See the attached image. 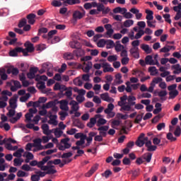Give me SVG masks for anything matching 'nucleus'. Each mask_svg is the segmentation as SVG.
I'll use <instances>...</instances> for the list:
<instances>
[{
    "label": "nucleus",
    "instance_id": "1",
    "mask_svg": "<svg viewBox=\"0 0 181 181\" xmlns=\"http://www.w3.org/2000/svg\"><path fill=\"white\" fill-rule=\"evenodd\" d=\"M50 159H52V156H45L44 158H42L41 161L37 162V168L41 169V170L46 172V169H47V167H46V165H44L47 163V162H49Z\"/></svg>",
    "mask_w": 181,
    "mask_h": 181
},
{
    "label": "nucleus",
    "instance_id": "2",
    "mask_svg": "<svg viewBox=\"0 0 181 181\" xmlns=\"http://www.w3.org/2000/svg\"><path fill=\"white\" fill-rule=\"evenodd\" d=\"M48 117L49 118V120L48 121V124H49V125H57V115H52V111H49L48 112Z\"/></svg>",
    "mask_w": 181,
    "mask_h": 181
},
{
    "label": "nucleus",
    "instance_id": "3",
    "mask_svg": "<svg viewBox=\"0 0 181 181\" xmlns=\"http://www.w3.org/2000/svg\"><path fill=\"white\" fill-rule=\"evenodd\" d=\"M34 144H33L34 148H36L37 151H43L45 146L42 145V139H35L33 140Z\"/></svg>",
    "mask_w": 181,
    "mask_h": 181
},
{
    "label": "nucleus",
    "instance_id": "4",
    "mask_svg": "<svg viewBox=\"0 0 181 181\" xmlns=\"http://www.w3.org/2000/svg\"><path fill=\"white\" fill-rule=\"evenodd\" d=\"M101 115L98 114L95 115L94 117H92L90 119V122L87 123V127H88V128H93V127H94L95 125V124H97V119H98V118H100Z\"/></svg>",
    "mask_w": 181,
    "mask_h": 181
},
{
    "label": "nucleus",
    "instance_id": "5",
    "mask_svg": "<svg viewBox=\"0 0 181 181\" xmlns=\"http://www.w3.org/2000/svg\"><path fill=\"white\" fill-rule=\"evenodd\" d=\"M58 103L59 104H60V110H62V111H69V101L66 100H62Z\"/></svg>",
    "mask_w": 181,
    "mask_h": 181
},
{
    "label": "nucleus",
    "instance_id": "6",
    "mask_svg": "<svg viewBox=\"0 0 181 181\" xmlns=\"http://www.w3.org/2000/svg\"><path fill=\"white\" fill-rule=\"evenodd\" d=\"M149 139L148 137H145L144 139H138L136 141V146L139 148H142L144 145L146 146V142H148Z\"/></svg>",
    "mask_w": 181,
    "mask_h": 181
},
{
    "label": "nucleus",
    "instance_id": "7",
    "mask_svg": "<svg viewBox=\"0 0 181 181\" xmlns=\"http://www.w3.org/2000/svg\"><path fill=\"white\" fill-rule=\"evenodd\" d=\"M111 65L107 62H103L102 64V67L103 69L104 73L112 72L114 71V68L110 66Z\"/></svg>",
    "mask_w": 181,
    "mask_h": 181
},
{
    "label": "nucleus",
    "instance_id": "8",
    "mask_svg": "<svg viewBox=\"0 0 181 181\" xmlns=\"http://www.w3.org/2000/svg\"><path fill=\"white\" fill-rule=\"evenodd\" d=\"M130 54H132L134 59H139V48L133 47L129 50Z\"/></svg>",
    "mask_w": 181,
    "mask_h": 181
},
{
    "label": "nucleus",
    "instance_id": "9",
    "mask_svg": "<svg viewBox=\"0 0 181 181\" xmlns=\"http://www.w3.org/2000/svg\"><path fill=\"white\" fill-rule=\"evenodd\" d=\"M146 148H147L148 152H155L158 147L156 146H153L152 141H151V140H148L146 143Z\"/></svg>",
    "mask_w": 181,
    "mask_h": 181
},
{
    "label": "nucleus",
    "instance_id": "10",
    "mask_svg": "<svg viewBox=\"0 0 181 181\" xmlns=\"http://www.w3.org/2000/svg\"><path fill=\"white\" fill-rule=\"evenodd\" d=\"M85 15V13H81L80 11H76L73 13V18L75 21H77V19H83Z\"/></svg>",
    "mask_w": 181,
    "mask_h": 181
},
{
    "label": "nucleus",
    "instance_id": "11",
    "mask_svg": "<svg viewBox=\"0 0 181 181\" xmlns=\"http://www.w3.org/2000/svg\"><path fill=\"white\" fill-rule=\"evenodd\" d=\"M100 98L103 100V101H106L107 103H111V101H114V99L110 97L108 93H102L100 95Z\"/></svg>",
    "mask_w": 181,
    "mask_h": 181
},
{
    "label": "nucleus",
    "instance_id": "12",
    "mask_svg": "<svg viewBox=\"0 0 181 181\" xmlns=\"http://www.w3.org/2000/svg\"><path fill=\"white\" fill-rule=\"evenodd\" d=\"M28 23L30 25H34L35 22H36V14L35 13H30L27 16Z\"/></svg>",
    "mask_w": 181,
    "mask_h": 181
},
{
    "label": "nucleus",
    "instance_id": "13",
    "mask_svg": "<svg viewBox=\"0 0 181 181\" xmlns=\"http://www.w3.org/2000/svg\"><path fill=\"white\" fill-rule=\"evenodd\" d=\"M69 46L71 47V49H81V43L77 40H73L69 42Z\"/></svg>",
    "mask_w": 181,
    "mask_h": 181
},
{
    "label": "nucleus",
    "instance_id": "14",
    "mask_svg": "<svg viewBox=\"0 0 181 181\" xmlns=\"http://www.w3.org/2000/svg\"><path fill=\"white\" fill-rule=\"evenodd\" d=\"M25 47H26V50L29 52V53H32L35 52V47L33 46V44H32L30 42L27 41L24 44Z\"/></svg>",
    "mask_w": 181,
    "mask_h": 181
},
{
    "label": "nucleus",
    "instance_id": "15",
    "mask_svg": "<svg viewBox=\"0 0 181 181\" xmlns=\"http://www.w3.org/2000/svg\"><path fill=\"white\" fill-rule=\"evenodd\" d=\"M69 105H71V110L74 112H77L78 110L80 109V107L78 106V103H77L76 100H71L69 103Z\"/></svg>",
    "mask_w": 181,
    "mask_h": 181
},
{
    "label": "nucleus",
    "instance_id": "16",
    "mask_svg": "<svg viewBox=\"0 0 181 181\" xmlns=\"http://www.w3.org/2000/svg\"><path fill=\"white\" fill-rule=\"evenodd\" d=\"M141 49L146 53V54H149L152 53V48L149 47V46L146 44H143L141 45Z\"/></svg>",
    "mask_w": 181,
    "mask_h": 181
},
{
    "label": "nucleus",
    "instance_id": "17",
    "mask_svg": "<svg viewBox=\"0 0 181 181\" xmlns=\"http://www.w3.org/2000/svg\"><path fill=\"white\" fill-rule=\"evenodd\" d=\"M142 158L147 163H150L151 160H152V153H146L142 156Z\"/></svg>",
    "mask_w": 181,
    "mask_h": 181
},
{
    "label": "nucleus",
    "instance_id": "18",
    "mask_svg": "<svg viewBox=\"0 0 181 181\" xmlns=\"http://www.w3.org/2000/svg\"><path fill=\"white\" fill-rule=\"evenodd\" d=\"M127 11V10L125 8L116 7L115 8L113 9V13H122V15H124V14H125Z\"/></svg>",
    "mask_w": 181,
    "mask_h": 181
},
{
    "label": "nucleus",
    "instance_id": "19",
    "mask_svg": "<svg viewBox=\"0 0 181 181\" xmlns=\"http://www.w3.org/2000/svg\"><path fill=\"white\" fill-rule=\"evenodd\" d=\"M74 56H76V57H80L81 56L84 54V51L81 48H77L73 52Z\"/></svg>",
    "mask_w": 181,
    "mask_h": 181
},
{
    "label": "nucleus",
    "instance_id": "20",
    "mask_svg": "<svg viewBox=\"0 0 181 181\" xmlns=\"http://www.w3.org/2000/svg\"><path fill=\"white\" fill-rule=\"evenodd\" d=\"M41 128H42V129L43 131V134L45 135H50L51 132L49 131V124H42Z\"/></svg>",
    "mask_w": 181,
    "mask_h": 181
},
{
    "label": "nucleus",
    "instance_id": "21",
    "mask_svg": "<svg viewBox=\"0 0 181 181\" xmlns=\"http://www.w3.org/2000/svg\"><path fill=\"white\" fill-rule=\"evenodd\" d=\"M146 64H148L149 66H153V58L152 55H147L145 58Z\"/></svg>",
    "mask_w": 181,
    "mask_h": 181
},
{
    "label": "nucleus",
    "instance_id": "22",
    "mask_svg": "<svg viewBox=\"0 0 181 181\" xmlns=\"http://www.w3.org/2000/svg\"><path fill=\"white\" fill-rule=\"evenodd\" d=\"M98 169V165L93 166L90 170L86 174V177H90Z\"/></svg>",
    "mask_w": 181,
    "mask_h": 181
},
{
    "label": "nucleus",
    "instance_id": "23",
    "mask_svg": "<svg viewBox=\"0 0 181 181\" xmlns=\"http://www.w3.org/2000/svg\"><path fill=\"white\" fill-rule=\"evenodd\" d=\"M97 135V133L96 132H90L89 134H88V136L86 138L88 144H91V142H93V136H95Z\"/></svg>",
    "mask_w": 181,
    "mask_h": 181
},
{
    "label": "nucleus",
    "instance_id": "24",
    "mask_svg": "<svg viewBox=\"0 0 181 181\" xmlns=\"http://www.w3.org/2000/svg\"><path fill=\"white\" fill-rule=\"evenodd\" d=\"M136 100V98H135V96L133 95H129L127 98V101H128V105L130 106H133L135 105L136 103L134 102Z\"/></svg>",
    "mask_w": 181,
    "mask_h": 181
},
{
    "label": "nucleus",
    "instance_id": "25",
    "mask_svg": "<svg viewBox=\"0 0 181 181\" xmlns=\"http://www.w3.org/2000/svg\"><path fill=\"white\" fill-rule=\"evenodd\" d=\"M169 100H173V98H176L177 95H179V91L177 90H174L173 91L169 92Z\"/></svg>",
    "mask_w": 181,
    "mask_h": 181
},
{
    "label": "nucleus",
    "instance_id": "26",
    "mask_svg": "<svg viewBox=\"0 0 181 181\" xmlns=\"http://www.w3.org/2000/svg\"><path fill=\"white\" fill-rule=\"evenodd\" d=\"M106 49H112L115 47V43L112 40H106Z\"/></svg>",
    "mask_w": 181,
    "mask_h": 181
},
{
    "label": "nucleus",
    "instance_id": "27",
    "mask_svg": "<svg viewBox=\"0 0 181 181\" xmlns=\"http://www.w3.org/2000/svg\"><path fill=\"white\" fill-rule=\"evenodd\" d=\"M25 152V150L23 148H18L16 152L13 153V156H15L16 158H22V153Z\"/></svg>",
    "mask_w": 181,
    "mask_h": 181
},
{
    "label": "nucleus",
    "instance_id": "28",
    "mask_svg": "<svg viewBox=\"0 0 181 181\" xmlns=\"http://www.w3.org/2000/svg\"><path fill=\"white\" fill-rule=\"evenodd\" d=\"M21 117H22V112H18L16 114V117L10 119V122H11V124H15V122H18V119H21Z\"/></svg>",
    "mask_w": 181,
    "mask_h": 181
},
{
    "label": "nucleus",
    "instance_id": "29",
    "mask_svg": "<svg viewBox=\"0 0 181 181\" xmlns=\"http://www.w3.org/2000/svg\"><path fill=\"white\" fill-rule=\"evenodd\" d=\"M158 97H160V100L162 101H166V98H163V97H166L168 95V92L166 90H160L158 92Z\"/></svg>",
    "mask_w": 181,
    "mask_h": 181
},
{
    "label": "nucleus",
    "instance_id": "30",
    "mask_svg": "<svg viewBox=\"0 0 181 181\" xmlns=\"http://www.w3.org/2000/svg\"><path fill=\"white\" fill-rule=\"evenodd\" d=\"M56 105V100L54 101H49L45 105H42V108H52Z\"/></svg>",
    "mask_w": 181,
    "mask_h": 181
},
{
    "label": "nucleus",
    "instance_id": "31",
    "mask_svg": "<svg viewBox=\"0 0 181 181\" xmlns=\"http://www.w3.org/2000/svg\"><path fill=\"white\" fill-rule=\"evenodd\" d=\"M146 13H147L146 19L147 21H153V11L151 10H146Z\"/></svg>",
    "mask_w": 181,
    "mask_h": 181
},
{
    "label": "nucleus",
    "instance_id": "32",
    "mask_svg": "<svg viewBox=\"0 0 181 181\" xmlns=\"http://www.w3.org/2000/svg\"><path fill=\"white\" fill-rule=\"evenodd\" d=\"M9 105H10V108H12L13 110H15L16 108V107H18L16 105V99L11 98L9 100Z\"/></svg>",
    "mask_w": 181,
    "mask_h": 181
},
{
    "label": "nucleus",
    "instance_id": "33",
    "mask_svg": "<svg viewBox=\"0 0 181 181\" xmlns=\"http://www.w3.org/2000/svg\"><path fill=\"white\" fill-rule=\"evenodd\" d=\"M0 76L1 80L5 81L8 79V75L6 74V71L5 70V69L0 70Z\"/></svg>",
    "mask_w": 181,
    "mask_h": 181
},
{
    "label": "nucleus",
    "instance_id": "34",
    "mask_svg": "<svg viewBox=\"0 0 181 181\" xmlns=\"http://www.w3.org/2000/svg\"><path fill=\"white\" fill-rule=\"evenodd\" d=\"M148 71L151 73V76H155L158 74V69H156V66H150L148 68Z\"/></svg>",
    "mask_w": 181,
    "mask_h": 181
},
{
    "label": "nucleus",
    "instance_id": "35",
    "mask_svg": "<svg viewBox=\"0 0 181 181\" xmlns=\"http://www.w3.org/2000/svg\"><path fill=\"white\" fill-rule=\"evenodd\" d=\"M173 69H174V70H176L173 71L174 74H179V73H181L180 64H177L175 65H173Z\"/></svg>",
    "mask_w": 181,
    "mask_h": 181
},
{
    "label": "nucleus",
    "instance_id": "36",
    "mask_svg": "<svg viewBox=\"0 0 181 181\" xmlns=\"http://www.w3.org/2000/svg\"><path fill=\"white\" fill-rule=\"evenodd\" d=\"M37 88L38 90H45L46 88V83L44 81H38L37 83Z\"/></svg>",
    "mask_w": 181,
    "mask_h": 181
},
{
    "label": "nucleus",
    "instance_id": "37",
    "mask_svg": "<svg viewBox=\"0 0 181 181\" xmlns=\"http://www.w3.org/2000/svg\"><path fill=\"white\" fill-rule=\"evenodd\" d=\"M71 90V87H69L66 90H65L66 92L64 93V95H65L66 97H67L69 99H71V95H73V92Z\"/></svg>",
    "mask_w": 181,
    "mask_h": 181
},
{
    "label": "nucleus",
    "instance_id": "38",
    "mask_svg": "<svg viewBox=\"0 0 181 181\" xmlns=\"http://www.w3.org/2000/svg\"><path fill=\"white\" fill-rule=\"evenodd\" d=\"M74 58V54H71L70 52H66L64 54V59H65V60H73Z\"/></svg>",
    "mask_w": 181,
    "mask_h": 181
},
{
    "label": "nucleus",
    "instance_id": "39",
    "mask_svg": "<svg viewBox=\"0 0 181 181\" xmlns=\"http://www.w3.org/2000/svg\"><path fill=\"white\" fill-rule=\"evenodd\" d=\"M40 80H42V81H47V76L46 75H37L35 77V81H40Z\"/></svg>",
    "mask_w": 181,
    "mask_h": 181
},
{
    "label": "nucleus",
    "instance_id": "40",
    "mask_svg": "<svg viewBox=\"0 0 181 181\" xmlns=\"http://www.w3.org/2000/svg\"><path fill=\"white\" fill-rule=\"evenodd\" d=\"M87 136L81 137V139L79 141H77L76 142V146H81L82 145H84L86 144V139Z\"/></svg>",
    "mask_w": 181,
    "mask_h": 181
},
{
    "label": "nucleus",
    "instance_id": "41",
    "mask_svg": "<svg viewBox=\"0 0 181 181\" xmlns=\"http://www.w3.org/2000/svg\"><path fill=\"white\" fill-rule=\"evenodd\" d=\"M54 134L56 138H60V136H62V135H63V131L60 130V129H59V128H57L54 129Z\"/></svg>",
    "mask_w": 181,
    "mask_h": 181
},
{
    "label": "nucleus",
    "instance_id": "42",
    "mask_svg": "<svg viewBox=\"0 0 181 181\" xmlns=\"http://www.w3.org/2000/svg\"><path fill=\"white\" fill-rule=\"evenodd\" d=\"M166 138L168 141H170V142H175V141L177 139L176 137L173 136V134L170 132L167 134Z\"/></svg>",
    "mask_w": 181,
    "mask_h": 181
},
{
    "label": "nucleus",
    "instance_id": "43",
    "mask_svg": "<svg viewBox=\"0 0 181 181\" xmlns=\"http://www.w3.org/2000/svg\"><path fill=\"white\" fill-rule=\"evenodd\" d=\"M134 25V21L133 20H126L124 22V28H131Z\"/></svg>",
    "mask_w": 181,
    "mask_h": 181
},
{
    "label": "nucleus",
    "instance_id": "44",
    "mask_svg": "<svg viewBox=\"0 0 181 181\" xmlns=\"http://www.w3.org/2000/svg\"><path fill=\"white\" fill-rule=\"evenodd\" d=\"M17 176L18 177H28V175L25 171L19 170L17 172Z\"/></svg>",
    "mask_w": 181,
    "mask_h": 181
},
{
    "label": "nucleus",
    "instance_id": "45",
    "mask_svg": "<svg viewBox=\"0 0 181 181\" xmlns=\"http://www.w3.org/2000/svg\"><path fill=\"white\" fill-rule=\"evenodd\" d=\"M142 118H144V113L137 115L136 119H134V124H139L141 121H142Z\"/></svg>",
    "mask_w": 181,
    "mask_h": 181
},
{
    "label": "nucleus",
    "instance_id": "46",
    "mask_svg": "<svg viewBox=\"0 0 181 181\" xmlns=\"http://www.w3.org/2000/svg\"><path fill=\"white\" fill-rule=\"evenodd\" d=\"M7 110H8V112L6 114L7 117H9V118H12L16 113L15 111V109H9V107H7Z\"/></svg>",
    "mask_w": 181,
    "mask_h": 181
},
{
    "label": "nucleus",
    "instance_id": "47",
    "mask_svg": "<svg viewBox=\"0 0 181 181\" xmlns=\"http://www.w3.org/2000/svg\"><path fill=\"white\" fill-rule=\"evenodd\" d=\"M144 35H145V31H144L143 30H140L138 31V33L134 36V39H136V40L141 39V37H142V36H144Z\"/></svg>",
    "mask_w": 181,
    "mask_h": 181
},
{
    "label": "nucleus",
    "instance_id": "48",
    "mask_svg": "<svg viewBox=\"0 0 181 181\" xmlns=\"http://www.w3.org/2000/svg\"><path fill=\"white\" fill-rule=\"evenodd\" d=\"M80 0H66L64 4H68V5H76V4H80Z\"/></svg>",
    "mask_w": 181,
    "mask_h": 181
},
{
    "label": "nucleus",
    "instance_id": "49",
    "mask_svg": "<svg viewBox=\"0 0 181 181\" xmlns=\"http://www.w3.org/2000/svg\"><path fill=\"white\" fill-rule=\"evenodd\" d=\"M115 50L116 52H121L124 49V45H121L119 41L116 42Z\"/></svg>",
    "mask_w": 181,
    "mask_h": 181
},
{
    "label": "nucleus",
    "instance_id": "50",
    "mask_svg": "<svg viewBox=\"0 0 181 181\" xmlns=\"http://www.w3.org/2000/svg\"><path fill=\"white\" fill-rule=\"evenodd\" d=\"M106 43H107V42L105 39H101L98 42L97 46H98V47H104L105 46Z\"/></svg>",
    "mask_w": 181,
    "mask_h": 181
},
{
    "label": "nucleus",
    "instance_id": "51",
    "mask_svg": "<svg viewBox=\"0 0 181 181\" xmlns=\"http://www.w3.org/2000/svg\"><path fill=\"white\" fill-rule=\"evenodd\" d=\"M59 115H60V119L61 121H64L66 119V117L69 115V113L67 112H59Z\"/></svg>",
    "mask_w": 181,
    "mask_h": 181
},
{
    "label": "nucleus",
    "instance_id": "52",
    "mask_svg": "<svg viewBox=\"0 0 181 181\" xmlns=\"http://www.w3.org/2000/svg\"><path fill=\"white\" fill-rule=\"evenodd\" d=\"M105 124H107V120H105V119L99 117L97 122V126L100 127V125H105Z\"/></svg>",
    "mask_w": 181,
    "mask_h": 181
},
{
    "label": "nucleus",
    "instance_id": "53",
    "mask_svg": "<svg viewBox=\"0 0 181 181\" xmlns=\"http://www.w3.org/2000/svg\"><path fill=\"white\" fill-rule=\"evenodd\" d=\"M163 79L160 77H156L153 79V81H151V84H154L156 86V84H158V83H161V81H163Z\"/></svg>",
    "mask_w": 181,
    "mask_h": 181
},
{
    "label": "nucleus",
    "instance_id": "54",
    "mask_svg": "<svg viewBox=\"0 0 181 181\" xmlns=\"http://www.w3.org/2000/svg\"><path fill=\"white\" fill-rule=\"evenodd\" d=\"M26 23H28V20H26V18L21 19L18 23V28H21L25 27Z\"/></svg>",
    "mask_w": 181,
    "mask_h": 181
},
{
    "label": "nucleus",
    "instance_id": "55",
    "mask_svg": "<svg viewBox=\"0 0 181 181\" xmlns=\"http://www.w3.org/2000/svg\"><path fill=\"white\" fill-rule=\"evenodd\" d=\"M73 156V153L71 152H68V153H64L61 158L62 159H69V158H71Z\"/></svg>",
    "mask_w": 181,
    "mask_h": 181
},
{
    "label": "nucleus",
    "instance_id": "56",
    "mask_svg": "<svg viewBox=\"0 0 181 181\" xmlns=\"http://www.w3.org/2000/svg\"><path fill=\"white\" fill-rule=\"evenodd\" d=\"M22 162H23V160L21 158H15L13 160V165L14 166H21V165H22Z\"/></svg>",
    "mask_w": 181,
    "mask_h": 181
},
{
    "label": "nucleus",
    "instance_id": "57",
    "mask_svg": "<svg viewBox=\"0 0 181 181\" xmlns=\"http://www.w3.org/2000/svg\"><path fill=\"white\" fill-rule=\"evenodd\" d=\"M181 134V129H180V126H177L175 132H174V135L175 136H180Z\"/></svg>",
    "mask_w": 181,
    "mask_h": 181
},
{
    "label": "nucleus",
    "instance_id": "58",
    "mask_svg": "<svg viewBox=\"0 0 181 181\" xmlns=\"http://www.w3.org/2000/svg\"><path fill=\"white\" fill-rule=\"evenodd\" d=\"M117 55H110L108 57H107V60L110 62V63H112V62H117Z\"/></svg>",
    "mask_w": 181,
    "mask_h": 181
},
{
    "label": "nucleus",
    "instance_id": "59",
    "mask_svg": "<svg viewBox=\"0 0 181 181\" xmlns=\"http://www.w3.org/2000/svg\"><path fill=\"white\" fill-rule=\"evenodd\" d=\"M139 172H141V169L138 168L136 170L130 171L129 173H132L134 177H136V176H139Z\"/></svg>",
    "mask_w": 181,
    "mask_h": 181
},
{
    "label": "nucleus",
    "instance_id": "60",
    "mask_svg": "<svg viewBox=\"0 0 181 181\" xmlns=\"http://www.w3.org/2000/svg\"><path fill=\"white\" fill-rule=\"evenodd\" d=\"M30 180L31 181H40V177H39V175L37 173H35V174H33L31 175Z\"/></svg>",
    "mask_w": 181,
    "mask_h": 181
},
{
    "label": "nucleus",
    "instance_id": "61",
    "mask_svg": "<svg viewBox=\"0 0 181 181\" xmlns=\"http://www.w3.org/2000/svg\"><path fill=\"white\" fill-rule=\"evenodd\" d=\"M54 173H57V170L54 168H48L47 170V175H54Z\"/></svg>",
    "mask_w": 181,
    "mask_h": 181
},
{
    "label": "nucleus",
    "instance_id": "62",
    "mask_svg": "<svg viewBox=\"0 0 181 181\" xmlns=\"http://www.w3.org/2000/svg\"><path fill=\"white\" fill-rule=\"evenodd\" d=\"M110 175H112V172H111L110 170H107L104 172V173L102 174V176H105L106 179H108Z\"/></svg>",
    "mask_w": 181,
    "mask_h": 181
},
{
    "label": "nucleus",
    "instance_id": "63",
    "mask_svg": "<svg viewBox=\"0 0 181 181\" xmlns=\"http://www.w3.org/2000/svg\"><path fill=\"white\" fill-rule=\"evenodd\" d=\"M35 173H36L40 179V177H45V176H46V175H47V171L46 172H42V171H35Z\"/></svg>",
    "mask_w": 181,
    "mask_h": 181
},
{
    "label": "nucleus",
    "instance_id": "64",
    "mask_svg": "<svg viewBox=\"0 0 181 181\" xmlns=\"http://www.w3.org/2000/svg\"><path fill=\"white\" fill-rule=\"evenodd\" d=\"M21 169H22V170H25V172H29V171L32 170L31 168L28 164L23 165L21 166Z\"/></svg>",
    "mask_w": 181,
    "mask_h": 181
}]
</instances>
